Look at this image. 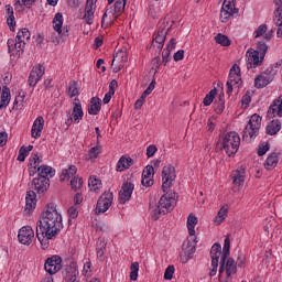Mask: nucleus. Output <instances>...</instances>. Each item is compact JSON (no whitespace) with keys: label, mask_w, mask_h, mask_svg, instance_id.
<instances>
[{"label":"nucleus","mask_w":282,"mask_h":282,"mask_svg":"<svg viewBox=\"0 0 282 282\" xmlns=\"http://www.w3.org/2000/svg\"><path fill=\"white\" fill-rule=\"evenodd\" d=\"M78 276V265L75 262H70V265H67L64 271V279L67 282H76Z\"/></svg>","instance_id":"412c9836"},{"label":"nucleus","mask_w":282,"mask_h":282,"mask_svg":"<svg viewBox=\"0 0 282 282\" xmlns=\"http://www.w3.org/2000/svg\"><path fill=\"white\" fill-rule=\"evenodd\" d=\"M177 175L175 174V166L169 164L165 165L162 170V191L163 193H169L171 191V186H173V182Z\"/></svg>","instance_id":"6e6552de"},{"label":"nucleus","mask_w":282,"mask_h":282,"mask_svg":"<svg viewBox=\"0 0 282 282\" xmlns=\"http://www.w3.org/2000/svg\"><path fill=\"white\" fill-rule=\"evenodd\" d=\"M127 61H129V53L127 50H118L113 55L111 63L112 72L118 74V72L124 68V63H127Z\"/></svg>","instance_id":"ddd939ff"},{"label":"nucleus","mask_w":282,"mask_h":282,"mask_svg":"<svg viewBox=\"0 0 282 282\" xmlns=\"http://www.w3.org/2000/svg\"><path fill=\"white\" fill-rule=\"evenodd\" d=\"M73 106V119L75 120V122H80V120H83V116H85V113L83 112V105H80V100L75 99Z\"/></svg>","instance_id":"a878e982"},{"label":"nucleus","mask_w":282,"mask_h":282,"mask_svg":"<svg viewBox=\"0 0 282 282\" xmlns=\"http://www.w3.org/2000/svg\"><path fill=\"white\" fill-rule=\"evenodd\" d=\"M78 171L75 165H70L68 169L63 170L61 175V182H65V180H69V177H74V174Z\"/></svg>","instance_id":"c9c22d12"},{"label":"nucleus","mask_w":282,"mask_h":282,"mask_svg":"<svg viewBox=\"0 0 282 282\" xmlns=\"http://www.w3.org/2000/svg\"><path fill=\"white\" fill-rule=\"evenodd\" d=\"M269 116H272V118H282V96H280L278 99L273 100L271 104L269 111Z\"/></svg>","instance_id":"4be33fe9"},{"label":"nucleus","mask_w":282,"mask_h":282,"mask_svg":"<svg viewBox=\"0 0 282 282\" xmlns=\"http://www.w3.org/2000/svg\"><path fill=\"white\" fill-rule=\"evenodd\" d=\"M184 58V50H180L174 54V61L177 63V61H183Z\"/></svg>","instance_id":"774afa93"},{"label":"nucleus","mask_w":282,"mask_h":282,"mask_svg":"<svg viewBox=\"0 0 282 282\" xmlns=\"http://www.w3.org/2000/svg\"><path fill=\"white\" fill-rule=\"evenodd\" d=\"M247 58V69H252L256 67H261L263 65V61L261 59V54L257 52L254 48H249L246 53Z\"/></svg>","instance_id":"2eb2a0df"},{"label":"nucleus","mask_w":282,"mask_h":282,"mask_svg":"<svg viewBox=\"0 0 282 282\" xmlns=\"http://www.w3.org/2000/svg\"><path fill=\"white\" fill-rule=\"evenodd\" d=\"M282 19V7H279L275 11H274V18L273 21L274 23L279 24V22Z\"/></svg>","instance_id":"0e129e2a"},{"label":"nucleus","mask_w":282,"mask_h":282,"mask_svg":"<svg viewBox=\"0 0 282 282\" xmlns=\"http://www.w3.org/2000/svg\"><path fill=\"white\" fill-rule=\"evenodd\" d=\"M30 36H31L30 30H28V29H22V30H20V31L18 32L15 39H18V41H23V42H25V41H30Z\"/></svg>","instance_id":"49530a36"},{"label":"nucleus","mask_w":282,"mask_h":282,"mask_svg":"<svg viewBox=\"0 0 282 282\" xmlns=\"http://www.w3.org/2000/svg\"><path fill=\"white\" fill-rule=\"evenodd\" d=\"M153 183H154L153 178H144V177H142L141 184L145 188H150V186H153Z\"/></svg>","instance_id":"338daca9"},{"label":"nucleus","mask_w":282,"mask_h":282,"mask_svg":"<svg viewBox=\"0 0 282 282\" xmlns=\"http://www.w3.org/2000/svg\"><path fill=\"white\" fill-rule=\"evenodd\" d=\"M196 250L197 240L187 238L182 246V252L180 254L181 263H186L187 261H191Z\"/></svg>","instance_id":"1a4fd4ad"},{"label":"nucleus","mask_w":282,"mask_h":282,"mask_svg":"<svg viewBox=\"0 0 282 282\" xmlns=\"http://www.w3.org/2000/svg\"><path fill=\"white\" fill-rule=\"evenodd\" d=\"M276 164H279V155L273 152L267 158L264 169H267V171H272V169H275Z\"/></svg>","instance_id":"c756f323"},{"label":"nucleus","mask_w":282,"mask_h":282,"mask_svg":"<svg viewBox=\"0 0 282 282\" xmlns=\"http://www.w3.org/2000/svg\"><path fill=\"white\" fill-rule=\"evenodd\" d=\"M230 77L232 78V76H241V68H239V65L234 64V66L230 68Z\"/></svg>","instance_id":"052dcab7"},{"label":"nucleus","mask_w":282,"mask_h":282,"mask_svg":"<svg viewBox=\"0 0 282 282\" xmlns=\"http://www.w3.org/2000/svg\"><path fill=\"white\" fill-rule=\"evenodd\" d=\"M281 131V121L272 120L270 124L267 126L268 135H276Z\"/></svg>","instance_id":"7c9ffc66"},{"label":"nucleus","mask_w":282,"mask_h":282,"mask_svg":"<svg viewBox=\"0 0 282 282\" xmlns=\"http://www.w3.org/2000/svg\"><path fill=\"white\" fill-rule=\"evenodd\" d=\"M153 89H155V80H152L150 83V85L147 87V89L142 93L141 96H143V98H147L148 96H150L151 91H153Z\"/></svg>","instance_id":"bf43d9fd"},{"label":"nucleus","mask_w":282,"mask_h":282,"mask_svg":"<svg viewBox=\"0 0 282 282\" xmlns=\"http://www.w3.org/2000/svg\"><path fill=\"white\" fill-rule=\"evenodd\" d=\"M96 12V4H94V0H87L85 7V14L83 19L86 21L88 25L94 23V14Z\"/></svg>","instance_id":"aec40b11"},{"label":"nucleus","mask_w":282,"mask_h":282,"mask_svg":"<svg viewBox=\"0 0 282 282\" xmlns=\"http://www.w3.org/2000/svg\"><path fill=\"white\" fill-rule=\"evenodd\" d=\"M53 30L58 34V36L52 35L50 37V41L53 42L54 45H61V39H67V36H69V26H63V13L58 12L55 14L53 19Z\"/></svg>","instance_id":"423d86ee"},{"label":"nucleus","mask_w":282,"mask_h":282,"mask_svg":"<svg viewBox=\"0 0 282 282\" xmlns=\"http://www.w3.org/2000/svg\"><path fill=\"white\" fill-rule=\"evenodd\" d=\"M274 76H276V70H274V67H268L263 73L256 77L254 87H257V89L268 87V85L274 80Z\"/></svg>","instance_id":"9b49d317"},{"label":"nucleus","mask_w":282,"mask_h":282,"mask_svg":"<svg viewBox=\"0 0 282 282\" xmlns=\"http://www.w3.org/2000/svg\"><path fill=\"white\" fill-rule=\"evenodd\" d=\"M197 218L195 215L189 214L187 217V230L191 237H195V226H197Z\"/></svg>","instance_id":"72a5a7b5"},{"label":"nucleus","mask_w":282,"mask_h":282,"mask_svg":"<svg viewBox=\"0 0 282 282\" xmlns=\"http://www.w3.org/2000/svg\"><path fill=\"white\" fill-rule=\"evenodd\" d=\"M225 268H226V275L228 279H230V275L237 272V264L235 263V259L227 258L225 261Z\"/></svg>","instance_id":"2f4dec72"},{"label":"nucleus","mask_w":282,"mask_h":282,"mask_svg":"<svg viewBox=\"0 0 282 282\" xmlns=\"http://www.w3.org/2000/svg\"><path fill=\"white\" fill-rule=\"evenodd\" d=\"M268 32V25L267 24H261L257 28L256 30V39H259L261 36H265V33Z\"/></svg>","instance_id":"864d4df0"},{"label":"nucleus","mask_w":282,"mask_h":282,"mask_svg":"<svg viewBox=\"0 0 282 282\" xmlns=\"http://www.w3.org/2000/svg\"><path fill=\"white\" fill-rule=\"evenodd\" d=\"M88 155H89V160H96V158H98V155H100V145L97 144L96 147L91 148L88 151Z\"/></svg>","instance_id":"603ef678"},{"label":"nucleus","mask_w":282,"mask_h":282,"mask_svg":"<svg viewBox=\"0 0 282 282\" xmlns=\"http://www.w3.org/2000/svg\"><path fill=\"white\" fill-rule=\"evenodd\" d=\"M31 191L26 193L25 197V210H34L36 208V194L43 195L47 193V188H50V178L48 177H39L32 180L31 182Z\"/></svg>","instance_id":"f03ea898"},{"label":"nucleus","mask_w":282,"mask_h":282,"mask_svg":"<svg viewBox=\"0 0 282 282\" xmlns=\"http://www.w3.org/2000/svg\"><path fill=\"white\" fill-rule=\"evenodd\" d=\"M261 116L257 113L251 116L243 130L242 140H248V138H257L259 135V129H261Z\"/></svg>","instance_id":"0eeeda50"},{"label":"nucleus","mask_w":282,"mask_h":282,"mask_svg":"<svg viewBox=\"0 0 282 282\" xmlns=\"http://www.w3.org/2000/svg\"><path fill=\"white\" fill-rule=\"evenodd\" d=\"M10 88L8 86H3L1 93L0 109H6V107L10 105Z\"/></svg>","instance_id":"c85d7f7f"},{"label":"nucleus","mask_w":282,"mask_h":282,"mask_svg":"<svg viewBox=\"0 0 282 282\" xmlns=\"http://www.w3.org/2000/svg\"><path fill=\"white\" fill-rule=\"evenodd\" d=\"M130 281H138V272H140V263L132 262L130 265Z\"/></svg>","instance_id":"a19ab883"},{"label":"nucleus","mask_w":282,"mask_h":282,"mask_svg":"<svg viewBox=\"0 0 282 282\" xmlns=\"http://www.w3.org/2000/svg\"><path fill=\"white\" fill-rule=\"evenodd\" d=\"M171 61V52L169 50H163L162 52V62L161 65L166 66V64Z\"/></svg>","instance_id":"4d7b16f0"},{"label":"nucleus","mask_w":282,"mask_h":282,"mask_svg":"<svg viewBox=\"0 0 282 282\" xmlns=\"http://www.w3.org/2000/svg\"><path fill=\"white\" fill-rule=\"evenodd\" d=\"M254 51L260 54L261 59H265V54H268V44H265L263 41H259L257 44V50Z\"/></svg>","instance_id":"ea45409f"},{"label":"nucleus","mask_w":282,"mask_h":282,"mask_svg":"<svg viewBox=\"0 0 282 282\" xmlns=\"http://www.w3.org/2000/svg\"><path fill=\"white\" fill-rule=\"evenodd\" d=\"M240 145L241 138L239 137V133L235 131L227 132L223 135L220 140V147L225 151L226 155H228V158H232V155H236L237 151H239Z\"/></svg>","instance_id":"20e7f679"},{"label":"nucleus","mask_w":282,"mask_h":282,"mask_svg":"<svg viewBox=\"0 0 282 282\" xmlns=\"http://www.w3.org/2000/svg\"><path fill=\"white\" fill-rule=\"evenodd\" d=\"M116 0H108V4L111 6ZM127 6V0H117L113 7H110L106 10L101 19V28H107L108 24H105V21L109 19V24H113V21L118 20V17L124 12V7Z\"/></svg>","instance_id":"39448f33"},{"label":"nucleus","mask_w":282,"mask_h":282,"mask_svg":"<svg viewBox=\"0 0 282 282\" xmlns=\"http://www.w3.org/2000/svg\"><path fill=\"white\" fill-rule=\"evenodd\" d=\"M135 188V185H133V183H131L130 181H127L120 192H119V199H120V204H127V202H129V199H131V195H133V189Z\"/></svg>","instance_id":"6ab92c4d"},{"label":"nucleus","mask_w":282,"mask_h":282,"mask_svg":"<svg viewBox=\"0 0 282 282\" xmlns=\"http://www.w3.org/2000/svg\"><path fill=\"white\" fill-rule=\"evenodd\" d=\"M70 186L74 191H78L80 188H83V178L80 177H74L72 181H70Z\"/></svg>","instance_id":"09e8293b"},{"label":"nucleus","mask_w":282,"mask_h":282,"mask_svg":"<svg viewBox=\"0 0 282 282\" xmlns=\"http://www.w3.org/2000/svg\"><path fill=\"white\" fill-rule=\"evenodd\" d=\"M7 23L10 28V30L13 32L14 25H17V21L14 20V15H8L7 17Z\"/></svg>","instance_id":"69168bd1"},{"label":"nucleus","mask_w":282,"mask_h":282,"mask_svg":"<svg viewBox=\"0 0 282 282\" xmlns=\"http://www.w3.org/2000/svg\"><path fill=\"white\" fill-rule=\"evenodd\" d=\"M111 204H113V193L105 192L97 200L95 213L96 215H102V213H107L108 208H111Z\"/></svg>","instance_id":"f8f14e48"},{"label":"nucleus","mask_w":282,"mask_h":282,"mask_svg":"<svg viewBox=\"0 0 282 282\" xmlns=\"http://www.w3.org/2000/svg\"><path fill=\"white\" fill-rule=\"evenodd\" d=\"M106 250H107V240L102 238L97 242V257H99V259H102Z\"/></svg>","instance_id":"58836bf2"},{"label":"nucleus","mask_w":282,"mask_h":282,"mask_svg":"<svg viewBox=\"0 0 282 282\" xmlns=\"http://www.w3.org/2000/svg\"><path fill=\"white\" fill-rule=\"evenodd\" d=\"M63 228V217L56 210V205L51 203L36 224V238L45 249L50 246V240L54 239Z\"/></svg>","instance_id":"f257e3e1"},{"label":"nucleus","mask_w":282,"mask_h":282,"mask_svg":"<svg viewBox=\"0 0 282 282\" xmlns=\"http://www.w3.org/2000/svg\"><path fill=\"white\" fill-rule=\"evenodd\" d=\"M158 153V147L155 144L149 145L147 148V155L148 158H153Z\"/></svg>","instance_id":"680f3d73"},{"label":"nucleus","mask_w":282,"mask_h":282,"mask_svg":"<svg viewBox=\"0 0 282 282\" xmlns=\"http://www.w3.org/2000/svg\"><path fill=\"white\" fill-rule=\"evenodd\" d=\"M268 151H270V143H265L264 145L260 147L258 149V155L261 158V156L265 155V153H268Z\"/></svg>","instance_id":"e2e57ef3"},{"label":"nucleus","mask_w":282,"mask_h":282,"mask_svg":"<svg viewBox=\"0 0 282 282\" xmlns=\"http://www.w3.org/2000/svg\"><path fill=\"white\" fill-rule=\"evenodd\" d=\"M231 177L236 186H243V182H246V171L243 169L236 170L232 172Z\"/></svg>","instance_id":"bb28decb"},{"label":"nucleus","mask_w":282,"mask_h":282,"mask_svg":"<svg viewBox=\"0 0 282 282\" xmlns=\"http://www.w3.org/2000/svg\"><path fill=\"white\" fill-rule=\"evenodd\" d=\"M215 41H216V43H218V45H223V47H229V45H230V39H228V36L224 35L221 33H218L215 36Z\"/></svg>","instance_id":"79ce46f5"},{"label":"nucleus","mask_w":282,"mask_h":282,"mask_svg":"<svg viewBox=\"0 0 282 282\" xmlns=\"http://www.w3.org/2000/svg\"><path fill=\"white\" fill-rule=\"evenodd\" d=\"M215 96H217V88L212 89L204 98L203 105L205 107H210L213 105V100H215Z\"/></svg>","instance_id":"4c0bfd02"},{"label":"nucleus","mask_w":282,"mask_h":282,"mask_svg":"<svg viewBox=\"0 0 282 282\" xmlns=\"http://www.w3.org/2000/svg\"><path fill=\"white\" fill-rule=\"evenodd\" d=\"M228 257H230V239L226 238L224 248H223V256H221L223 261H226Z\"/></svg>","instance_id":"a18cd8bd"},{"label":"nucleus","mask_w":282,"mask_h":282,"mask_svg":"<svg viewBox=\"0 0 282 282\" xmlns=\"http://www.w3.org/2000/svg\"><path fill=\"white\" fill-rule=\"evenodd\" d=\"M154 173H155V169H153L152 165H148L144 167L142 172V177L153 180Z\"/></svg>","instance_id":"de8ad7c7"},{"label":"nucleus","mask_w":282,"mask_h":282,"mask_svg":"<svg viewBox=\"0 0 282 282\" xmlns=\"http://www.w3.org/2000/svg\"><path fill=\"white\" fill-rule=\"evenodd\" d=\"M237 12H239V9L235 7V0H224L220 10V19L223 23H227L228 19H230L234 14H237Z\"/></svg>","instance_id":"4468645a"},{"label":"nucleus","mask_w":282,"mask_h":282,"mask_svg":"<svg viewBox=\"0 0 282 282\" xmlns=\"http://www.w3.org/2000/svg\"><path fill=\"white\" fill-rule=\"evenodd\" d=\"M173 274H175V267L174 265H169L165 269V273H164L165 281H171V279H173Z\"/></svg>","instance_id":"5fc2aeb1"},{"label":"nucleus","mask_w":282,"mask_h":282,"mask_svg":"<svg viewBox=\"0 0 282 282\" xmlns=\"http://www.w3.org/2000/svg\"><path fill=\"white\" fill-rule=\"evenodd\" d=\"M170 31H171V26L167 28L165 22H163L159 26L156 34H154V37L152 40V46L156 47L158 54H160V52H162V50L164 48L166 34H169Z\"/></svg>","instance_id":"9d476101"},{"label":"nucleus","mask_w":282,"mask_h":282,"mask_svg":"<svg viewBox=\"0 0 282 282\" xmlns=\"http://www.w3.org/2000/svg\"><path fill=\"white\" fill-rule=\"evenodd\" d=\"M45 74V67H43V65L39 64L35 65L29 76V86L30 87H36V84L39 83V80H41V78H43V75Z\"/></svg>","instance_id":"a211bd4d"},{"label":"nucleus","mask_w":282,"mask_h":282,"mask_svg":"<svg viewBox=\"0 0 282 282\" xmlns=\"http://www.w3.org/2000/svg\"><path fill=\"white\" fill-rule=\"evenodd\" d=\"M63 260L58 256H53L51 258H47V260L44 263V269L47 274L54 275L56 272H58L62 268Z\"/></svg>","instance_id":"dca6fc26"},{"label":"nucleus","mask_w":282,"mask_h":282,"mask_svg":"<svg viewBox=\"0 0 282 282\" xmlns=\"http://www.w3.org/2000/svg\"><path fill=\"white\" fill-rule=\"evenodd\" d=\"M43 160L41 158H39V154H32L31 158V162H30V166H32V169H39V164H42Z\"/></svg>","instance_id":"8fccbe9b"},{"label":"nucleus","mask_w":282,"mask_h":282,"mask_svg":"<svg viewBox=\"0 0 282 282\" xmlns=\"http://www.w3.org/2000/svg\"><path fill=\"white\" fill-rule=\"evenodd\" d=\"M55 174L56 172L54 171V169H52V166H48V165L37 166V177H47L48 175L50 177H54Z\"/></svg>","instance_id":"cd10ccee"},{"label":"nucleus","mask_w":282,"mask_h":282,"mask_svg":"<svg viewBox=\"0 0 282 282\" xmlns=\"http://www.w3.org/2000/svg\"><path fill=\"white\" fill-rule=\"evenodd\" d=\"M68 96L74 98V96H78V82L72 80L68 86Z\"/></svg>","instance_id":"c03bdc74"},{"label":"nucleus","mask_w":282,"mask_h":282,"mask_svg":"<svg viewBox=\"0 0 282 282\" xmlns=\"http://www.w3.org/2000/svg\"><path fill=\"white\" fill-rule=\"evenodd\" d=\"M18 239L23 246H30L34 239V230L30 226H24L19 230Z\"/></svg>","instance_id":"f3484780"},{"label":"nucleus","mask_w":282,"mask_h":282,"mask_svg":"<svg viewBox=\"0 0 282 282\" xmlns=\"http://www.w3.org/2000/svg\"><path fill=\"white\" fill-rule=\"evenodd\" d=\"M210 257L212 261L219 263V257H221V245L219 242L213 245L210 249Z\"/></svg>","instance_id":"473e14b6"},{"label":"nucleus","mask_w":282,"mask_h":282,"mask_svg":"<svg viewBox=\"0 0 282 282\" xmlns=\"http://www.w3.org/2000/svg\"><path fill=\"white\" fill-rule=\"evenodd\" d=\"M30 155V152L28 149H25V145L21 147L19 150L18 161L19 162H25V156Z\"/></svg>","instance_id":"6e6d98bb"},{"label":"nucleus","mask_w":282,"mask_h":282,"mask_svg":"<svg viewBox=\"0 0 282 282\" xmlns=\"http://www.w3.org/2000/svg\"><path fill=\"white\" fill-rule=\"evenodd\" d=\"M226 217H228V205H224L219 209V212L215 218L216 226H220V224L226 219Z\"/></svg>","instance_id":"f704fd0d"},{"label":"nucleus","mask_w":282,"mask_h":282,"mask_svg":"<svg viewBox=\"0 0 282 282\" xmlns=\"http://www.w3.org/2000/svg\"><path fill=\"white\" fill-rule=\"evenodd\" d=\"M102 107V100L98 97H93L90 99V104L88 105V113L90 116H98L100 113V109Z\"/></svg>","instance_id":"393cba45"},{"label":"nucleus","mask_w":282,"mask_h":282,"mask_svg":"<svg viewBox=\"0 0 282 282\" xmlns=\"http://www.w3.org/2000/svg\"><path fill=\"white\" fill-rule=\"evenodd\" d=\"M224 109H226V100L220 96L215 102V111L216 113H224Z\"/></svg>","instance_id":"37998d69"},{"label":"nucleus","mask_w":282,"mask_h":282,"mask_svg":"<svg viewBox=\"0 0 282 282\" xmlns=\"http://www.w3.org/2000/svg\"><path fill=\"white\" fill-rule=\"evenodd\" d=\"M176 204L177 193L165 192V194L161 196L158 207L152 213V219H154V221H158L161 215H166V213H171V210L175 208Z\"/></svg>","instance_id":"7ed1b4c3"},{"label":"nucleus","mask_w":282,"mask_h":282,"mask_svg":"<svg viewBox=\"0 0 282 282\" xmlns=\"http://www.w3.org/2000/svg\"><path fill=\"white\" fill-rule=\"evenodd\" d=\"M88 186L90 191H94L96 193V191L100 189V186H102V182L96 176H90L88 181Z\"/></svg>","instance_id":"e433bc0d"},{"label":"nucleus","mask_w":282,"mask_h":282,"mask_svg":"<svg viewBox=\"0 0 282 282\" xmlns=\"http://www.w3.org/2000/svg\"><path fill=\"white\" fill-rule=\"evenodd\" d=\"M14 50L17 51V55L21 56V54H23V50H25V42L15 39Z\"/></svg>","instance_id":"3c124183"},{"label":"nucleus","mask_w":282,"mask_h":282,"mask_svg":"<svg viewBox=\"0 0 282 282\" xmlns=\"http://www.w3.org/2000/svg\"><path fill=\"white\" fill-rule=\"evenodd\" d=\"M43 127H45V119H43V117H37L32 126L31 129V135L32 138H41V133L43 131Z\"/></svg>","instance_id":"5701e85b"},{"label":"nucleus","mask_w":282,"mask_h":282,"mask_svg":"<svg viewBox=\"0 0 282 282\" xmlns=\"http://www.w3.org/2000/svg\"><path fill=\"white\" fill-rule=\"evenodd\" d=\"M242 107L247 108L250 102H252V98L250 97V91H247L241 99Z\"/></svg>","instance_id":"13d9d810"},{"label":"nucleus","mask_w":282,"mask_h":282,"mask_svg":"<svg viewBox=\"0 0 282 282\" xmlns=\"http://www.w3.org/2000/svg\"><path fill=\"white\" fill-rule=\"evenodd\" d=\"M133 166V159L129 155H122L116 166V171L122 173V171H127Z\"/></svg>","instance_id":"b1692460"}]
</instances>
